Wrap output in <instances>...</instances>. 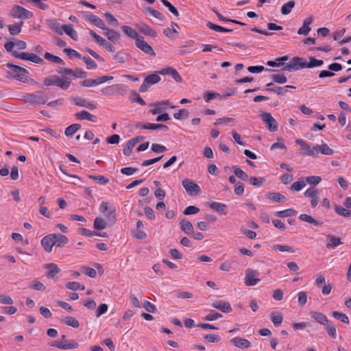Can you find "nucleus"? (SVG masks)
I'll return each mask as SVG.
<instances>
[{
  "instance_id": "ddd939ff",
  "label": "nucleus",
  "mask_w": 351,
  "mask_h": 351,
  "mask_svg": "<svg viewBox=\"0 0 351 351\" xmlns=\"http://www.w3.org/2000/svg\"><path fill=\"white\" fill-rule=\"evenodd\" d=\"M51 346L56 347L62 350H69L77 348L78 347V343L75 341H54L51 343Z\"/></svg>"
},
{
  "instance_id": "6ab92c4d",
  "label": "nucleus",
  "mask_w": 351,
  "mask_h": 351,
  "mask_svg": "<svg viewBox=\"0 0 351 351\" xmlns=\"http://www.w3.org/2000/svg\"><path fill=\"white\" fill-rule=\"evenodd\" d=\"M46 24L49 28L56 32L57 34L62 35L63 25H61L56 19H47Z\"/></svg>"
},
{
  "instance_id": "7ed1b4c3",
  "label": "nucleus",
  "mask_w": 351,
  "mask_h": 351,
  "mask_svg": "<svg viewBox=\"0 0 351 351\" xmlns=\"http://www.w3.org/2000/svg\"><path fill=\"white\" fill-rule=\"evenodd\" d=\"M6 66L11 70L15 79L25 82L27 78V74L28 73V71L25 69L10 63H7Z\"/></svg>"
},
{
  "instance_id": "a19ab883",
  "label": "nucleus",
  "mask_w": 351,
  "mask_h": 351,
  "mask_svg": "<svg viewBox=\"0 0 351 351\" xmlns=\"http://www.w3.org/2000/svg\"><path fill=\"white\" fill-rule=\"evenodd\" d=\"M44 57L46 60H47L50 62H54L56 64H62V65L65 64L64 60L62 58H60L58 56H54L49 52H46L44 55Z\"/></svg>"
},
{
  "instance_id": "9d476101",
  "label": "nucleus",
  "mask_w": 351,
  "mask_h": 351,
  "mask_svg": "<svg viewBox=\"0 0 351 351\" xmlns=\"http://www.w3.org/2000/svg\"><path fill=\"white\" fill-rule=\"evenodd\" d=\"M99 211L106 217L108 220L114 222L116 220L115 208H109L107 202H102L99 206Z\"/></svg>"
},
{
  "instance_id": "49530a36",
  "label": "nucleus",
  "mask_w": 351,
  "mask_h": 351,
  "mask_svg": "<svg viewBox=\"0 0 351 351\" xmlns=\"http://www.w3.org/2000/svg\"><path fill=\"white\" fill-rule=\"evenodd\" d=\"M232 170L234 175L242 180L246 181L248 179L247 174L239 167L233 166Z\"/></svg>"
},
{
  "instance_id": "4be33fe9",
  "label": "nucleus",
  "mask_w": 351,
  "mask_h": 351,
  "mask_svg": "<svg viewBox=\"0 0 351 351\" xmlns=\"http://www.w3.org/2000/svg\"><path fill=\"white\" fill-rule=\"evenodd\" d=\"M313 18L312 16H309L304 19L302 26L299 28L298 31V34L300 35L306 36L311 31L310 25L313 23Z\"/></svg>"
},
{
  "instance_id": "f704fd0d",
  "label": "nucleus",
  "mask_w": 351,
  "mask_h": 351,
  "mask_svg": "<svg viewBox=\"0 0 351 351\" xmlns=\"http://www.w3.org/2000/svg\"><path fill=\"white\" fill-rule=\"evenodd\" d=\"M123 32L130 38H132L135 40V41L138 39V37H140L139 35L136 30H134L132 27L127 25H123L121 27Z\"/></svg>"
},
{
  "instance_id": "393cba45",
  "label": "nucleus",
  "mask_w": 351,
  "mask_h": 351,
  "mask_svg": "<svg viewBox=\"0 0 351 351\" xmlns=\"http://www.w3.org/2000/svg\"><path fill=\"white\" fill-rule=\"evenodd\" d=\"M71 84V80L69 77L64 75L58 77L56 86L61 89L67 90L70 87Z\"/></svg>"
},
{
  "instance_id": "69168bd1",
  "label": "nucleus",
  "mask_w": 351,
  "mask_h": 351,
  "mask_svg": "<svg viewBox=\"0 0 351 351\" xmlns=\"http://www.w3.org/2000/svg\"><path fill=\"white\" fill-rule=\"evenodd\" d=\"M162 4L168 8L169 10L176 16H179V12L178 10L167 0H160Z\"/></svg>"
},
{
  "instance_id": "bf43d9fd",
  "label": "nucleus",
  "mask_w": 351,
  "mask_h": 351,
  "mask_svg": "<svg viewBox=\"0 0 351 351\" xmlns=\"http://www.w3.org/2000/svg\"><path fill=\"white\" fill-rule=\"evenodd\" d=\"M189 112L186 109H181L178 112L173 114V117L176 119H186L189 117Z\"/></svg>"
},
{
  "instance_id": "338daca9",
  "label": "nucleus",
  "mask_w": 351,
  "mask_h": 351,
  "mask_svg": "<svg viewBox=\"0 0 351 351\" xmlns=\"http://www.w3.org/2000/svg\"><path fill=\"white\" fill-rule=\"evenodd\" d=\"M13 303L14 300L11 296L5 293L0 294V304L11 305Z\"/></svg>"
},
{
  "instance_id": "7c9ffc66",
  "label": "nucleus",
  "mask_w": 351,
  "mask_h": 351,
  "mask_svg": "<svg viewBox=\"0 0 351 351\" xmlns=\"http://www.w3.org/2000/svg\"><path fill=\"white\" fill-rule=\"evenodd\" d=\"M180 226L181 230L186 234L191 235L193 233V226L189 221L184 219L181 220L180 222Z\"/></svg>"
},
{
  "instance_id": "6e6552de",
  "label": "nucleus",
  "mask_w": 351,
  "mask_h": 351,
  "mask_svg": "<svg viewBox=\"0 0 351 351\" xmlns=\"http://www.w3.org/2000/svg\"><path fill=\"white\" fill-rule=\"evenodd\" d=\"M82 14L86 20L89 21L95 26L101 29H105V28L106 27L104 21L99 16L94 15L93 14L89 12H82Z\"/></svg>"
},
{
  "instance_id": "a18cd8bd",
  "label": "nucleus",
  "mask_w": 351,
  "mask_h": 351,
  "mask_svg": "<svg viewBox=\"0 0 351 351\" xmlns=\"http://www.w3.org/2000/svg\"><path fill=\"white\" fill-rule=\"evenodd\" d=\"M176 27H178V25L172 22L171 24V27H168L163 30V34L168 38H173V34H178V31Z\"/></svg>"
},
{
  "instance_id": "680f3d73",
  "label": "nucleus",
  "mask_w": 351,
  "mask_h": 351,
  "mask_svg": "<svg viewBox=\"0 0 351 351\" xmlns=\"http://www.w3.org/2000/svg\"><path fill=\"white\" fill-rule=\"evenodd\" d=\"M147 130H162L164 131H168L169 128L166 125L163 124H156V123H147Z\"/></svg>"
},
{
  "instance_id": "79ce46f5",
  "label": "nucleus",
  "mask_w": 351,
  "mask_h": 351,
  "mask_svg": "<svg viewBox=\"0 0 351 351\" xmlns=\"http://www.w3.org/2000/svg\"><path fill=\"white\" fill-rule=\"evenodd\" d=\"M299 219L301 221L308 222L315 226H321L322 224V222L315 220L311 216L307 214H301L299 216Z\"/></svg>"
},
{
  "instance_id": "20e7f679",
  "label": "nucleus",
  "mask_w": 351,
  "mask_h": 351,
  "mask_svg": "<svg viewBox=\"0 0 351 351\" xmlns=\"http://www.w3.org/2000/svg\"><path fill=\"white\" fill-rule=\"evenodd\" d=\"M295 143L302 147V151L300 154L302 156H317V152L315 149V146H311L309 143L302 139H295Z\"/></svg>"
},
{
  "instance_id": "774afa93",
  "label": "nucleus",
  "mask_w": 351,
  "mask_h": 351,
  "mask_svg": "<svg viewBox=\"0 0 351 351\" xmlns=\"http://www.w3.org/2000/svg\"><path fill=\"white\" fill-rule=\"evenodd\" d=\"M29 287L32 289L43 291L45 290L46 287L40 281L34 280L33 281Z\"/></svg>"
},
{
  "instance_id": "de8ad7c7",
  "label": "nucleus",
  "mask_w": 351,
  "mask_h": 351,
  "mask_svg": "<svg viewBox=\"0 0 351 351\" xmlns=\"http://www.w3.org/2000/svg\"><path fill=\"white\" fill-rule=\"evenodd\" d=\"M140 32L141 33L144 34L145 35H147L151 37L154 38V37L157 36L156 32L147 25H142V27L140 29Z\"/></svg>"
},
{
  "instance_id": "0e129e2a",
  "label": "nucleus",
  "mask_w": 351,
  "mask_h": 351,
  "mask_svg": "<svg viewBox=\"0 0 351 351\" xmlns=\"http://www.w3.org/2000/svg\"><path fill=\"white\" fill-rule=\"evenodd\" d=\"M222 317V315L215 312L214 311H210V313L206 315V317L204 318L205 321H214L217 319H219Z\"/></svg>"
},
{
  "instance_id": "f8f14e48",
  "label": "nucleus",
  "mask_w": 351,
  "mask_h": 351,
  "mask_svg": "<svg viewBox=\"0 0 351 351\" xmlns=\"http://www.w3.org/2000/svg\"><path fill=\"white\" fill-rule=\"evenodd\" d=\"M135 44L136 46L144 53L152 56H156V53L152 47L144 40V38L142 36L138 37V39L135 41Z\"/></svg>"
},
{
  "instance_id": "864d4df0",
  "label": "nucleus",
  "mask_w": 351,
  "mask_h": 351,
  "mask_svg": "<svg viewBox=\"0 0 351 351\" xmlns=\"http://www.w3.org/2000/svg\"><path fill=\"white\" fill-rule=\"evenodd\" d=\"M160 77L158 74L153 73L147 75L144 80L146 83H148L151 86L160 82Z\"/></svg>"
},
{
  "instance_id": "4468645a",
  "label": "nucleus",
  "mask_w": 351,
  "mask_h": 351,
  "mask_svg": "<svg viewBox=\"0 0 351 351\" xmlns=\"http://www.w3.org/2000/svg\"><path fill=\"white\" fill-rule=\"evenodd\" d=\"M300 69H303L302 58L299 57H294L289 64L282 68V70L293 71L299 70Z\"/></svg>"
},
{
  "instance_id": "e433bc0d",
  "label": "nucleus",
  "mask_w": 351,
  "mask_h": 351,
  "mask_svg": "<svg viewBox=\"0 0 351 351\" xmlns=\"http://www.w3.org/2000/svg\"><path fill=\"white\" fill-rule=\"evenodd\" d=\"M334 210L339 216L343 217H351V210L346 209L337 204L334 205Z\"/></svg>"
},
{
  "instance_id": "9b49d317",
  "label": "nucleus",
  "mask_w": 351,
  "mask_h": 351,
  "mask_svg": "<svg viewBox=\"0 0 351 351\" xmlns=\"http://www.w3.org/2000/svg\"><path fill=\"white\" fill-rule=\"evenodd\" d=\"M258 272L256 270H254L252 269H247L245 273V284L247 286H254L259 281L260 279L258 278Z\"/></svg>"
},
{
  "instance_id": "2eb2a0df",
  "label": "nucleus",
  "mask_w": 351,
  "mask_h": 351,
  "mask_svg": "<svg viewBox=\"0 0 351 351\" xmlns=\"http://www.w3.org/2000/svg\"><path fill=\"white\" fill-rule=\"evenodd\" d=\"M211 306L226 313H230L232 311L230 304L227 301H215L211 304Z\"/></svg>"
},
{
  "instance_id": "ea45409f",
  "label": "nucleus",
  "mask_w": 351,
  "mask_h": 351,
  "mask_svg": "<svg viewBox=\"0 0 351 351\" xmlns=\"http://www.w3.org/2000/svg\"><path fill=\"white\" fill-rule=\"evenodd\" d=\"M169 105V100H164V101H162L160 102H158V103L155 104L156 108L153 109V110H152L151 112L153 114H157L161 112L163 110V109L165 108Z\"/></svg>"
},
{
  "instance_id": "1a4fd4ad",
  "label": "nucleus",
  "mask_w": 351,
  "mask_h": 351,
  "mask_svg": "<svg viewBox=\"0 0 351 351\" xmlns=\"http://www.w3.org/2000/svg\"><path fill=\"white\" fill-rule=\"evenodd\" d=\"M262 121L267 125L270 132H276L278 130V123L276 119L269 112H263L261 114Z\"/></svg>"
},
{
  "instance_id": "412c9836",
  "label": "nucleus",
  "mask_w": 351,
  "mask_h": 351,
  "mask_svg": "<svg viewBox=\"0 0 351 351\" xmlns=\"http://www.w3.org/2000/svg\"><path fill=\"white\" fill-rule=\"evenodd\" d=\"M310 315L315 321L324 326L330 321L325 314L318 311H311Z\"/></svg>"
},
{
  "instance_id": "a878e982",
  "label": "nucleus",
  "mask_w": 351,
  "mask_h": 351,
  "mask_svg": "<svg viewBox=\"0 0 351 351\" xmlns=\"http://www.w3.org/2000/svg\"><path fill=\"white\" fill-rule=\"evenodd\" d=\"M328 242L326 245V247L328 249H333L337 247V246L340 245L342 242L341 241L340 238L337 237L332 234H328L327 236Z\"/></svg>"
},
{
  "instance_id": "dca6fc26",
  "label": "nucleus",
  "mask_w": 351,
  "mask_h": 351,
  "mask_svg": "<svg viewBox=\"0 0 351 351\" xmlns=\"http://www.w3.org/2000/svg\"><path fill=\"white\" fill-rule=\"evenodd\" d=\"M124 90L125 87L123 84H113L104 88L101 92L104 95L110 96L113 95L116 92L119 93Z\"/></svg>"
},
{
  "instance_id": "052dcab7",
  "label": "nucleus",
  "mask_w": 351,
  "mask_h": 351,
  "mask_svg": "<svg viewBox=\"0 0 351 351\" xmlns=\"http://www.w3.org/2000/svg\"><path fill=\"white\" fill-rule=\"evenodd\" d=\"M332 316L334 317V318L341 320L344 324L349 323L348 317L344 313L338 311H333Z\"/></svg>"
},
{
  "instance_id": "a211bd4d",
  "label": "nucleus",
  "mask_w": 351,
  "mask_h": 351,
  "mask_svg": "<svg viewBox=\"0 0 351 351\" xmlns=\"http://www.w3.org/2000/svg\"><path fill=\"white\" fill-rule=\"evenodd\" d=\"M230 341L231 344L240 349L248 348L251 347L250 341L244 338L237 337L230 339Z\"/></svg>"
},
{
  "instance_id": "c85d7f7f",
  "label": "nucleus",
  "mask_w": 351,
  "mask_h": 351,
  "mask_svg": "<svg viewBox=\"0 0 351 351\" xmlns=\"http://www.w3.org/2000/svg\"><path fill=\"white\" fill-rule=\"evenodd\" d=\"M104 30L105 31L104 33V36H106L110 41L114 43L119 39L120 34L117 31L108 27H106Z\"/></svg>"
},
{
  "instance_id": "603ef678",
  "label": "nucleus",
  "mask_w": 351,
  "mask_h": 351,
  "mask_svg": "<svg viewBox=\"0 0 351 351\" xmlns=\"http://www.w3.org/2000/svg\"><path fill=\"white\" fill-rule=\"evenodd\" d=\"M94 228L96 230H103L107 226V223L104 219L101 217H96L93 224Z\"/></svg>"
},
{
  "instance_id": "c03bdc74",
  "label": "nucleus",
  "mask_w": 351,
  "mask_h": 351,
  "mask_svg": "<svg viewBox=\"0 0 351 351\" xmlns=\"http://www.w3.org/2000/svg\"><path fill=\"white\" fill-rule=\"evenodd\" d=\"M80 128L81 125L79 123L71 124L66 128L64 134L68 137L72 136Z\"/></svg>"
},
{
  "instance_id": "3c124183",
  "label": "nucleus",
  "mask_w": 351,
  "mask_h": 351,
  "mask_svg": "<svg viewBox=\"0 0 351 351\" xmlns=\"http://www.w3.org/2000/svg\"><path fill=\"white\" fill-rule=\"evenodd\" d=\"M297 212L293 208H288L284 210L276 212V215L278 217H286L295 215Z\"/></svg>"
},
{
  "instance_id": "b1692460",
  "label": "nucleus",
  "mask_w": 351,
  "mask_h": 351,
  "mask_svg": "<svg viewBox=\"0 0 351 351\" xmlns=\"http://www.w3.org/2000/svg\"><path fill=\"white\" fill-rule=\"evenodd\" d=\"M315 149H316L317 156L319 154L331 156L335 152L334 150L329 147V146L326 143H322V145H315Z\"/></svg>"
},
{
  "instance_id": "423d86ee",
  "label": "nucleus",
  "mask_w": 351,
  "mask_h": 351,
  "mask_svg": "<svg viewBox=\"0 0 351 351\" xmlns=\"http://www.w3.org/2000/svg\"><path fill=\"white\" fill-rule=\"evenodd\" d=\"M182 184L186 193L191 196L196 195L201 192L199 185L190 179L183 180Z\"/></svg>"
},
{
  "instance_id": "2f4dec72",
  "label": "nucleus",
  "mask_w": 351,
  "mask_h": 351,
  "mask_svg": "<svg viewBox=\"0 0 351 351\" xmlns=\"http://www.w3.org/2000/svg\"><path fill=\"white\" fill-rule=\"evenodd\" d=\"M75 117L78 120L86 119L88 121L95 122L96 117L86 110H82L75 114Z\"/></svg>"
},
{
  "instance_id": "cd10ccee",
  "label": "nucleus",
  "mask_w": 351,
  "mask_h": 351,
  "mask_svg": "<svg viewBox=\"0 0 351 351\" xmlns=\"http://www.w3.org/2000/svg\"><path fill=\"white\" fill-rule=\"evenodd\" d=\"M55 246L57 247H63L69 243V239L62 234H53Z\"/></svg>"
},
{
  "instance_id": "8fccbe9b",
  "label": "nucleus",
  "mask_w": 351,
  "mask_h": 351,
  "mask_svg": "<svg viewBox=\"0 0 351 351\" xmlns=\"http://www.w3.org/2000/svg\"><path fill=\"white\" fill-rule=\"evenodd\" d=\"M295 6V1L291 0L285 3L281 8V13L287 15L291 12V10Z\"/></svg>"
},
{
  "instance_id": "4d7b16f0",
  "label": "nucleus",
  "mask_w": 351,
  "mask_h": 351,
  "mask_svg": "<svg viewBox=\"0 0 351 351\" xmlns=\"http://www.w3.org/2000/svg\"><path fill=\"white\" fill-rule=\"evenodd\" d=\"M89 34L99 46L103 47L105 45L106 40L101 36L97 34L93 30L90 29L89 31Z\"/></svg>"
},
{
  "instance_id": "37998d69",
  "label": "nucleus",
  "mask_w": 351,
  "mask_h": 351,
  "mask_svg": "<svg viewBox=\"0 0 351 351\" xmlns=\"http://www.w3.org/2000/svg\"><path fill=\"white\" fill-rule=\"evenodd\" d=\"M270 319L275 326H279L282 322L283 317L278 312H272L270 315Z\"/></svg>"
},
{
  "instance_id": "f03ea898",
  "label": "nucleus",
  "mask_w": 351,
  "mask_h": 351,
  "mask_svg": "<svg viewBox=\"0 0 351 351\" xmlns=\"http://www.w3.org/2000/svg\"><path fill=\"white\" fill-rule=\"evenodd\" d=\"M47 97L41 92H34L24 96V100L31 104H44L47 101Z\"/></svg>"
},
{
  "instance_id": "09e8293b",
  "label": "nucleus",
  "mask_w": 351,
  "mask_h": 351,
  "mask_svg": "<svg viewBox=\"0 0 351 351\" xmlns=\"http://www.w3.org/2000/svg\"><path fill=\"white\" fill-rule=\"evenodd\" d=\"M206 26L212 29V30H214V31H216V32H232L233 30L232 29H227V28H225L223 27H221V26H219V25H215V24H213L211 22H208L207 24H206Z\"/></svg>"
},
{
  "instance_id": "bb28decb",
  "label": "nucleus",
  "mask_w": 351,
  "mask_h": 351,
  "mask_svg": "<svg viewBox=\"0 0 351 351\" xmlns=\"http://www.w3.org/2000/svg\"><path fill=\"white\" fill-rule=\"evenodd\" d=\"M324 64V61L322 60H317L315 58L311 56L309 58V62H307L302 59L303 68H313L320 66Z\"/></svg>"
},
{
  "instance_id": "e2e57ef3",
  "label": "nucleus",
  "mask_w": 351,
  "mask_h": 351,
  "mask_svg": "<svg viewBox=\"0 0 351 351\" xmlns=\"http://www.w3.org/2000/svg\"><path fill=\"white\" fill-rule=\"evenodd\" d=\"M82 60L86 65L87 69H95L97 67V63L90 57H83Z\"/></svg>"
},
{
  "instance_id": "5701e85b",
  "label": "nucleus",
  "mask_w": 351,
  "mask_h": 351,
  "mask_svg": "<svg viewBox=\"0 0 351 351\" xmlns=\"http://www.w3.org/2000/svg\"><path fill=\"white\" fill-rule=\"evenodd\" d=\"M47 269V277L48 278H54V277L60 271V269L55 263H47L45 265Z\"/></svg>"
},
{
  "instance_id": "aec40b11",
  "label": "nucleus",
  "mask_w": 351,
  "mask_h": 351,
  "mask_svg": "<svg viewBox=\"0 0 351 351\" xmlns=\"http://www.w3.org/2000/svg\"><path fill=\"white\" fill-rule=\"evenodd\" d=\"M159 73L163 75H169L178 82L182 81V77H180L179 73L175 69L171 67L164 68L159 71Z\"/></svg>"
},
{
  "instance_id": "0eeeda50",
  "label": "nucleus",
  "mask_w": 351,
  "mask_h": 351,
  "mask_svg": "<svg viewBox=\"0 0 351 351\" xmlns=\"http://www.w3.org/2000/svg\"><path fill=\"white\" fill-rule=\"evenodd\" d=\"M4 47L5 50L10 53L13 56V53L15 52H18L17 51L14 50V47H16V49L19 50L25 49L27 48V43L21 40H16L15 41H8L7 42Z\"/></svg>"
},
{
  "instance_id": "c756f323",
  "label": "nucleus",
  "mask_w": 351,
  "mask_h": 351,
  "mask_svg": "<svg viewBox=\"0 0 351 351\" xmlns=\"http://www.w3.org/2000/svg\"><path fill=\"white\" fill-rule=\"evenodd\" d=\"M209 207L222 215H226L227 206L225 204L213 202L209 204Z\"/></svg>"
},
{
  "instance_id": "13d9d810",
  "label": "nucleus",
  "mask_w": 351,
  "mask_h": 351,
  "mask_svg": "<svg viewBox=\"0 0 351 351\" xmlns=\"http://www.w3.org/2000/svg\"><path fill=\"white\" fill-rule=\"evenodd\" d=\"M58 75H53L45 78L43 84L45 86H56Z\"/></svg>"
},
{
  "instance_id": "72a5a7b5",
  "label": "nucleus",
  "mask_w": 351,
  "mask_h": 351,
  "mask_svg": "<svg viewBox=\"0 0 351 351\" xmlns=\"http://www.w3.org/2000/svg\"><path fill=\"white\" fill-rule=\"evenodd\" d=\"M23 25V22L21 21L19 23H15L12 25H9L8 26V29L9 33L12 36L17 35L21 32L22 26Z\"/></svg>"
},
{
  "instance_id": "c9c22d12",
  "label": "nucleus",
  "mask_w": 351,
  "mask_h": 351,
  "mask_svg": "<svg viewBox=\"0 0 351 351\" xmlns=\"http://www.w3.org/2000/svg\"><path fill=\"white\" fill-rule=\"evenodd\" d=\"M325 330L329 337L333 339L337 338V328L335 325L331 321L328 322V324L324 325Z\"/></svg>"
},
{
  "instance_id": "4c0bfd02",
  "label": "nucleus",
  "mask_w": 351,
  "mask_h": 351,
  "mask_svg": "<svg viewBox=\"0 0 351 351\" xmlns=\"http://www.w3.org/2000/svg\"><path fill=\"white\" fill-rule=\"evenodd\" d=\"M267 198L275 202H284L286 201V197L280 193H269L267 195Z\"/></svg>"
},
{
  "instance_id": "58836bf2",
  "label": "nucleus",
  "mask_w": 351,
  "mask_h": 351,
  "mask_svg": "<svg viewBox=\"0 0 351 351\" xmlns=\"http://www.w3.org/2000/svg\"><path fill=\"white\" fill-rule=\"evenodd\" d=\"M62 322L74 328H77L80 326L78 320L76 318L71 316L65 317L62 319Z\"/></svg>"
},
{
  "instance_id": "f3484780",
  "label": "nucleus",
  "mask_w": 351,
  "mask_h": 351,
  "mask_svg": "<svg viewBox=\"0 0 351 351\" xmlns=\"http://www.w3.org/2000/svg\"><path fill=\"white\" fill-rule=\"evenodd\" d=\"M53 234H49L44 237L41 240V245L47 252H51L53 246H55Z\"/></svg>"
},
{
  "instance_id": "473e14b6",
  "label": "nucleus",
  "mask_w": 351,
  "mask_h": 351,
  "mask_svg": "<svg viewBox=\"0 0 351 351\" xmlns=\"http://www.w3.org/2000/svg\"><path fill=\"white\" fill-rule=\"evenodd\" d=\"M65 32L66 35L69 36L73 40H77L78 36L77 32L73 29L71 25H63L62 33Z\"/></svg>"
},
{
  "instance_id": "5fc2aeb1",
  "label": "nucleus",
  "mask_w": 351,
  "mask_h": 351,
  "mask_svg": "<svg viewBox=\"0 0 351 351\" xmlns=\"http://www.w3.org/2000/svg\"><path fill=\"white\" fill-rule=\"evenodd\" d=\"M272 249L276 251L280 252H287L290 253H293L295 252L294 249L289 245H274L272 247Z\"/></svg>"
},
{
  "instance_id": "f257e3e1",
  "label": "nucleus",
  "mask_w": 351,
  "mask_h": 351,
  "mask_svg": "<svg viewBox=\"0 0 351 351\" xmlns=\"http://www.w3.org/2000/svg\"><path fill=\"white\" fill-rule=\"evenodd\" d=\"M9 16L13 19L26 20L33 17L34 14L32 12L22 6L14 5L10 10Z\"/></svg>"
},
{
  "instance_id": "39448f33",
  "label": "nucleus",
  "mask_w": 351,
  "mask_h": 351,
  "mask_svg": "<svg viewBox=\"0 0 351 351\" xmlns=\"http://www.w3.org/2000/svg\"><path fill=\"white\" fill-rule=\"evenodd\" d=\"M13 56L24 60H29L38 64H42L44 63V60H43V58L33 53L15 52L13 53Z\"/></svg>"
},
{
  "instance_id": "6e6d98bb",
  "label": "nucleus",
  "mask_w": 351,
  "mask_h": 351,
  "mask_svg": "<svg viewBox=\"0 0 351 351\" xmlns=\"http://www.w3.org/2000/svg\"><path fill=\"white\" fill-rule=\"evenodd\" d=\"M90 179L95 180L97 183L101 184H106L109 182V179L102 175H90L88 176Z\"/></svg>"
}]
</instances>
